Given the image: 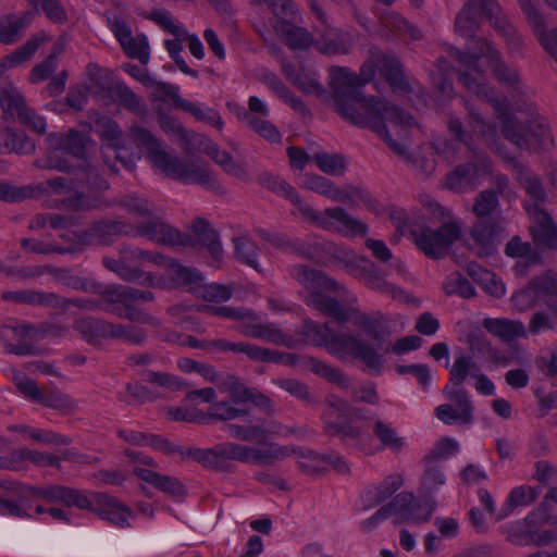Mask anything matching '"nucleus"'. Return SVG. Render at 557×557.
Here are the masks:
<instances>
[{
  "label": "nucleus",
  "mask_w": 557,
  "mask_h": 557,
  "mask_svg": "<svg viewBox=\"0 0 557 557\" xmlns=\"http://www.w3.org/2000/svg\"><path fill=\"white\" fill-rule=\"evenodd\" d=\"M466 50L460 51L457 48H450L449 50V54L459 63L457 70L459 83L468 91L492 103L494 114L502 123L503 135L520 148L522 133L516 112L507 99L499 100L494 98L493 89L485 83L483 71L479 66V60L484 57L485 50H475L471 46H467Z\"/></svg>",
  "instance_id": "nucleus-2"
},
{
  "label": "nucleus",
  "mask_w": 557,
  "mask_h": 557,
  "mask_svg": "<svg viewBox=\"0 0 557 557\" xmlns=\"http://www.w3.org/2000/svg\"><path fill=\"white\" fill-rule=\"evenodd\" d=\"M289 274L311 292L307 304L315 310L334 318L339 323L347 322L357 313L354 308L357 304L356 295L323 272L304 264H296L289 269Z\"/></svg>",
  "instance_id": "nucleus-4"
},
{
  "label": "nucleus",
  "mask_w": 557,
  "mask_h": 557,
  "mask_svg": "<svg viewBox=\"0 0 557 557\" xmlns=\"http://www.w3.org/2000/svg\"><path fill=\"white\" fill-rule=\"evenodd\" d=\"M38 404L42 405L44 407L54 409L62 414H71L75 412L78 407L76 400H74L70 395L63 393L59 388H42Z\"/></svg>",
  "instance_id": "nucleus-42"
},
{
  "label": "nucleus",
  "mask_w": 557,
  "mask_h": 557,
  "mask_svg": "<svg viewBox=\"0 0 557 557\" xmlns=\"http://www.w3.org/2000/svg\"><path fill=\"white\" fill-rule=\"evenodd\" d=\"M110 327L111 322L91 317L76 319L73 323V329L92 345L109 339Z\"/></svg>",
  "instance_id": "nucleus-33"
},
{
  "label": "nucleus",
  "mask_w": 557,
  "mask_h": 557,
  "mask_svg": "<svg viewBox=\"0 0 557 557\" xmlns=\"http://www.w3.org/2000/svg\"><path fill=\"white\" fill-rule=\"evenodd\" d=\"M194 138L198 139V150H202L209 156L227 175L244 182L250 180L244 162L235 161L227 151L221 150L219 146L207 136H194Z\"/></svg>",
  "instance_id": "nucleus-18"
},
{
  "label": "nucleus",
  "mask_w": 557,
  "mask_h": 557,
  "mask_svg": "<svg viewBox=\"0 0 557 557\" xmlns=\"http://www.w3.org/2000/svg\"><path fill=\"white\" fill-rule=\"evenodd\" d=\"M128 137L137 148H145L148 160L166 176L184 184H198L209 190L223 191L212 170L193 162H184L177 157L171 156L165 150V145L149 129L140 125H133L129 127Z\"/></svg>",
  "instance_id": "nucleus-3"
},
{
  "label": "nucleus",
  "mask_w": 557,
  "mask_h": 557,
  "mask_svg": "<svg viewBox=\"0 0 557 557\" xmlns=\"http://www.w3.org/2000/svg\"><path fill=\"white\" fill-rule=\"evenodd\" d=\"M380 71L393 90L404 92L409 90V84L404 77L401 64L398 59L384 55L381 60Z\"/></svg>",
  "instance_id": "nucleus-52"
},
{
  "label": "nucleus",
  "mask_w": 557,
  "mask_h": 557,
  "mask_svg": "<svg viewBox=\"0 0 557 557\" xmlns=\"http://www.w3.org/2000/svg\"><path fill=\"white\" fill-rule=\"evenodd\" d=\"M478 168L473 163L460 164L447 173L445 186L454 191H463L471 188L476 177Z\"/></svg>",
  "instance_id": "nucleus-46"
},
{
  "label": "nucleus",
  "mask_w": 557,
  "mask_h": 557,
  "mask_svg": "<svg viewBox=\"0 0 557 557\" xmlns=\"http://www.w3.org/2000/svg\"><path fill=\"white\" fill-rule=\"evenodd\" d=\"M116 100L123 108L139 119L148 115L149 109L144 100L137 96L126 84L117 82L113 88Z\"/></svg>",
  "instance_id": "nucleus-41"
},
{
  "label": "nucleus",
  "mask_w": 557,
  "mask_h": 557,
  "mask_svg": "<svg viewBox=\"0 0 557 557\" xmlns=\"http://www.w3.org/2000/svg\"><path fill=\"white\" fill-rule=\"evenodd\" d=\"M238 116L239 119H243L246 122L247 126L251 131H253L264 139L271 143H278L281 140L280 132L277 131L276 126L271 122L263 120L261 117L253 116L249 112H246L244 110Z\"/></svg>",
  "instance_id": "nucleus-59"
},
{
  "label": "nucleus",
  "mask_w": 557,
  "mask_h": 557,
  "mask_svg": "<svg viewBox=\"0 0 557 557\" xmlns=\"http://www.w3.org/2000/svg\"><path fill=\"white\" fill-rule=\"evenodd\" d=\"M381 23L385 29L397 36H406L412 40H419L422 37L421 32L414 25L395 11L384 13Z\"/></svg>",
  "instance_id": "nucleus-44"
},
{
  "label": "nucleus",
  "mask_w": 557,
  "mask_h": 557,
  "mask_svg": "<svg viewBox=\"0 0 557 557\" xmlns=\"http://www.w3.org/2000/svg\"><path fill=\"white\" fill-rule=\"evenodd\" d=\"M50 274H52L63 285L87 293L100 292V284L88 278L81 277L71 273L67 269L50 267Z\"/></svg>",
  "instance_id": "nucleus-51"
},
{
  "label": "nucleus",
  "mask_w": 557,
  "mask_h": 557,
  "mask_svg": "<svg viewBox=\"0 0 557 557\" xmlns=\"http://www.w3.org/2000/svg\"><path fill=\"white\" fill-rule=\"evenodd\" d=\"M35 12L26 11L20 15L8 13L0 16V45L10 46L21 40L24 30L32 24Z\"/></svg>",
  "instance_id": "nucleus-22"
},
{
  "label": "nucleus",
  "mask_w": 557,
  "mask_h": 557,
  "mask_svg": "<svg viewBox=\"0 0 557 557\" xmlns=\"http://www.w3.org/2000/svg\"><path fill=\"white\" fill-rule=\"evenodd\" d=\"M178 108L191 114L196 120L207 122L218 129H222L224 123L220 113L211 108H202L200 104L186 99H178Z\"/></svg>",
  "instance_id": "nucleus-57"
},
{
  "label": "nucleus",
  "mask_w": 557,
  "mask_h": 557,
  "mask_svg": "<svg viewBox=\"0 0 557 557\" xmlns=\"http://www.w3.org/2000/svg\"><path fill=\"white\" fill-rule=\"evenodd\" d=\"M483 326L491 334L499 337L506 343H511L517 339L522 331V325L519 322L506 319L487 318L483 320Z\"/></svg>",
  "instance_id": "nucleus-50"
},
{
  "label": "nucleus",
  "mask_w": 557,
  "mask_h": 557,
  "mask_svg": "<svg viewBox=\"0 0 557 557\" xmlns=\"http://www.w3.org/2000/svg\"><path fill=\"white\" fill-rule=\"evenodd\" d=\"M373 435L380 442V449H389L397 454L405 447V438L389 424L376 419L372 428Z\"/></svg>",
  "instance_id": "nucleus-43"
},
{
  "label": "nucleus",
  "mask_w": 557,
  "mask_h": 557,
  "mask_svg": "<svg viewBox=\"0 0 557 557\" xmlns=\"http://www.w3.org/2000/svg\"><path fill=\"white\" fill-rule=\"evenodd\" d=\"M354 324L374 342L381 343L383 341V315L380 312L373 315L359 312L354 319Z\"/></svg>",
  "instance_id": "nucleus-60"
},
{
  "label": "nucleus",
  "mask_w": 557,
  "mask_h": 557,
  "mask_svg": "<svg viewBox=\"0 0 557 557\" xmlns=\"http://www.w3.org/2000/svg\"><path fill=\"white\" fill-rule=\"evenodd\" d=\"M134 474L143 481L151 484L163 493L173 497H182L185 495L184 485L174 476L164 475L156 471L139 468H134Z\"/></svg>",
  "instance_id": "nucleus-30"
},
{
  "label": "nucleus",
  "mask_w": 557,
  "mask_h": 557,
  "mask_svg": "<svg viewBox=\"0 0 557 557\" xmlns=\"http://www.w3.org/2000/svg\"><path fill=\"white\" fill-rule=\"evenodd\" d=\"M95 513L111 524L125 528L129 525L128 517L132 515V511L117 498L104 493H97Z\"/></svg>",
  "instance_id": "nucleus-20"
},
{
  "label": "nucleus",
  "mask_w": 557,
  "mask_h": 557,
  "mask_svg": "<svg viewBox=\"0 0 557 557\" xmlns=\"http://www.w3.org/2000/svg\"><path fill=\"white\" fill-rule=\"evenodd\" d=\"M525 294L533 295L534 298L557 297V281L549 273L537 276L524 288Z\"/></svg>",
  "instance_id": "nucleus-64"
},
{
  "label": "nucleus",
  "mask_w": 557,
  "mask_h": 557,
  "mask_svg": "<svg viewBox=\"0 0 557 557\" xmlns=\"http://www.w3.org/2000/svg\"><path fill=\"white\" fill-rule=\"evenodd\" d=\"M383 508H387V517L392 513H396L401 521L410 520L414 522H425L430 520L434 510V508H428L424 515L417 513L416 510L421 508V503H417L413 494L408 492L399 493L387 505L383 506Z\"/></svg>",
  "instance_id": "nucleus-21"
},
{
  "label": "nucleus",
  "mask_w": 557,
  "mask_h": 557,
  "mask_svg": "<svg viewBox=\"0 0 557 557\" xmlns=\"http://www.w3.org/2000/svg\"><path fill=\"white\" fill-rule=\"evenodd\" d=\"M247 358L252 361L281 363L286 366H294L298 361L297 355L281 352L278 350L257 346L255 344H249Z\"/></svg>",
  "instance_id": "nucleus-48"
},
{
  "label": "nucleus",
  "mask_w": 557,
  "mask_h": 557,
  "mask_svg": "<svg viewBox=\"0 0 557 557\" xmlns=\"http://www.w3.org/2000/svg\"><path fill=\"white\" fill-rule=\"evenodd\" d=\"M366 265H368V268L366 269L362 282L368 288L391 296L393 299L407 300L406 293L395 284L385 281L381 270L374 262H366Z\"/></svg>",
  "instance_id": "nucleus-35"
},
{
  "label": "nucleus",
  "mask_w": 557,
  "mask_h": 557,
  "mask_svg": "<svg viewBox=\"0 0 557 557\" xmlns=\"http://www.w3.org/2000/svg\"><path fill=\"white\" fill-rule=\"evenodd\" d=\"M366 265H368V268L366 269L362 282L368 288L391 296L393 299L407 300L406 293L395 284L385 281L381 270L374 262H366Z\"/></svg>",
  "instance_id": "nucleus-34"
},
{
  "label": "nucleus",
  "mask_w": 557,
  "mask_h": 557,
  "mask_svg": "<svg viewBox=\"0 0 557 557\" xmlns=\"http://www.w3.org/2000/svg\"><path fill=\"white\" fill-rule=\"evenodd\" d=\"M46 40L45 33H37L21 47L0 59V77L12 67H16L32 59L36 51Z\"/></svg>",
  "instance_id": "nucleus-26"
},
{
  "label": "nucleus",
  "mask_w": 557,
  "mask_h": 557,
  "mask_svg": "<svg viewBox=\"0 0 557 557\" xmlns=\"http://www.w3.org/2000/svg\"><path fill=\"white\" fill-rule=\"evenodd\" d=\"M96 294L102 296L100 302V310L102 311L114 314L121 319H126L131 322L149 324L151 326H158L160 324L159 319L145 310H128L123 305V300H120V294L115 287H103L100 284V292H97Z\"/></svg>",
  "instance_id": "nucleus-16"
},
{
  "label": "nucleus",
  "mask_w": 557,
  "mask_h": 557,
  "mask_svg": "<svg viewBox=\"0 0 557 557\" xmlns=\"http://www.w3.org/2000/svg\"><path fill=\"white\" fill-rule=\"evenodd\" d=\"M274 28L284 37L286 46L292 50H306L311 46L314 47V38L305 27L296 26L282 18L277 21Z\"/></svg>",
  "instance_id": "nucleus-28"
},
{
  "label": "nucleus",
  "mask_w": 557,
  "mask_h": 557,
  "mask_svg": "<svg viewBox=\"0 0 557 557\" xmlns=\"http://www.w3.org/2000/svg\"><path fill=\"white\" fill-rule=\"evenodd\" d=\"M305 359L307 368L314 374L325 379L327 382L335 384L343 389L350 387L349 377L339 368L326 364L325 362L313 357H305Z\"/></svg>",
  "instance_id": "nucleus-40"
},
{
  "label": "nucleus",
  "mask_w": 557,
  "mask_h": 557,
  "mask_svg": "<svg viewBox=\"0 0 557 557\" xmlns=\"http://www.w3.org/2000/svg\"><path fill=\"white\" fill-rule=\"evenodd\" d=\"M410 236L426 257L437 260L444 258L448 248L459 238L460 228L457 223L448 222L437 230L430 227H424L420 232L411 230Z\"/></svg>",
  "instance_id": "nucleus-10"
},
{
  "label": "nucleus",
  "mask_w": 557,
  "mask_h": 557,
  "mask_svg": "<svg viewBox=\"0 0 557 557\" xmlns=\"http://www.w3.org/2000/svg\"><path fill=\"white\" fill-rule=\"evenodd\" d=\"M302 186L306 189L323 195L333 201L342 200L346 196V194L342 193L341 187H337L332 181L318 174H305Z\"/></svg>",
  "instance_id": "nucleus-47"
},
{
  "label": "nucleus",
  "mask_w": 557,
  "mask_h": 557,
  "mask_svg": "<svg viewBox=\"0 0 557 557\" xmlns=\"http://www.w3.org/2000/svg\"><path fill=\"white\" fill-rule=\"evenodd\" d=\"M18 486V496L21 499H35L40 498L47 503H61L63 504L64 499V485H47V486H36V485H26L22 483H14Z\"/></svg>",
  "instance_id": "nucleus-38"
},
{
  "label": "nucleus",
  "mask_w": 557,
  "mask_h": 557,
  "mask_svg": "<svg viewBox=\"0 0 557 557\" xmlns=\"http://www.w3.org/2000/svg\"><path fill=\"white\" fill-rule=\"evenodd\" d=\"M0 104L4 114L16 117L27 109L22 92L12 82L7 81L0 83Z\"/></svg>",
  "instance_id": "nucleus-36"
},
{
  "label": "nucleus",
  "mask_w": 557,
  "mask_h": 557,
  "mask_svg": "<svg viewBox=\"0 0 557 557\" xmlns=\"http://www.w3.org/2000/svg\"><path fill=\"white\" fill-rule=\"evenodd\" d=\"M305 221L319 228L329 232H336L343 236L364 237L368 233V225L359 219L354 218L342 207L326 208L318 211L311 206L304 209Z\"/></svg>",
  "instance_id": "nucleus-9"
},
{
  "label": "nucleus",
  "mask_w": 557,
  "mask_h": 557,
  "mask_svg": "<svg viewBox=\"0 0 557 557\" xmlns=\"http://www.w3.org/2000/svg\"><path fill=\"white\" fill-rule=\"evenodd\" d=\"M270 446H276L282 450V457L269 458L267 461H250L253 465H274L276 461L284 460L290 455H295L299 458V469L310 475H317L326 470V455H320L313 450H304L301 447H295L290 445L282 446L277 443H268L262 447H256L257 449L269 448Z\"/></svg>",
  "instance_id": "nucleus-14"
},
{
  "label": "nucleus",
  "mask_w": 557,
  "mask_h": 557,
  "mask_svg": "<svg viewBox=\"0 0 557 557\" xmlns=\"http://www.w3.org/2000/svg\"><path fill=\"white\" fill-rule=\"evenodd\" d=\"M163 443L161 444L162 448L159 449L160 451L166 455L178 454L182 460H194L203 468L218 471L227 470L232 460L250 463V461H267L269 458L282 457V450L276 446L257 449L248 445L223 442L209 448H185L171 444L166 438H163Z\"/></svg>",
  "instance_id": "nucleus-6"
},
{
  "label": "nucleus",
  "mask_w": 557,
  "mask_h": 557,
  "mask_svg": "<svg viewBox=\"0 0 557 557\" xmlns=\"http://www.w3.org/2000/svg\"><path fill=\"white\" fill-rule=\"evenodd\" d=\"M36 165L39 168L55 169L61 172L72 173L75 186L79 190H84L88 195H97V191L104 190L109 187L107 181L101 176L99 170L92 165L87 159L78 163H69V161L57 160L53 162L49 160L47 164H40L38 161Z\"/></svg>",
  "instance_id": "nucleus-11"
},
{
  "label": "nucleus",
  "mask_w": 557,
  "mask_h": 557,
  "mask_svg": "<svg viewBox=\"0 0 557 557\" xmlns=\"http://www.w3.org/2000/svg\"><path fill=\"white\" fill-rule=\"evenodd\" d=\"M160 267L164 268L165 275L175 286H188L190 289H196L203 281L197 269L184 267L169 257H165V261Z\"/></svg>",
  "instance_id": "nucleus-27"
},
{
  "label": "nucleus",
  "mask_w": 557,
  "mask_h": 557,
  "mask_svg": "<svg viewBox=\"0 0 557 557\" xmlns=\"http://www.w3.org/2000/svg\"><path fill=\"white\" fill-rule=\"evenodd\" d=\"M311 160L319 170L327 175H343L347 170V161L343 154L317 151Z\"/></svg>",
  "instance_id": "nucleus-54"
},
{
  "label": "nucleus",
  "mask_w": 557,
  "mask_h": 557,
  "mask_svg": "<svg viewBox=\"0 0 557 557\" xmlns=\"http://www.w3.org/2000/svg\"><path fill=\"white\" fill-rule=\"evenodd\" d=\"M524 15L542 46L557 61V28L545 32V23L542 15L533 7L525 3Z\"/></svg>",
  "instance_id": "nucleus-32"
},
{
  "label": "nucleus",
  "mask_w": 557,
  "mask_h": 557,
  "mask_svg": "<svg viewBox=\"0 0 557 557\" xmlns=\"http://www.w3.org/2000/svg\"><path fill=\"white\" fill-rule=\"evenodd\" d=\"M504 232L500 224L492 219L479 220L471 228L472 239L480 246V256L493 255L496 243Z\"/></svg>",
  "instance_id": "nucleus-25"
},
{
  "label": "nucleus",
  "mask_w": 557,
  "mask_h": 557,
  "mask_svg": "<svg viewBox=\"0 0 557 557\" xmlns=\"http://www.w3.org/2000/svg\"><path fill=\"white\" fill-rule=\"evenodd\" d=\"M524 188L534 200L527 207L529 233L534 247L530 243H524L525 267L540 262L544 250L557 252V223L545 208L547 197L540 180L524 173Z\"/></svg>",
  "instance_id": "nucleus-7"
},
{
  "label": "nucleus",
  "mask_w": 557,
  "mask_h": 557,
  "mask_svg": "<svg viewBox=\"0 0 557 557\" xmlns=\"http://www.w3.org/2000/svg\"><path fill=\"white\" fill-rule=\"evenodd\" d=\"M524 524L528 527L539 525L534 531L524 529V545L543 546L557 541V519L550 517L545 508H539L529 513L524 519ZM528 557H557V552L539 550L531 553Z\"/></svg>",
  "instance_id": "nucleus-12"
},
{
  "label": "nucleus",
  "mask_w": 557,
  "mask_h": 557,
  "mask_svg": "<svg viewBox=\"0 0 557 557\" xmlns=\"http://www.w3.org/2000/svg\"><path fill=\"white\" fill-rule=\"evenodd\" d=\"M116 203L135 219L150 218L154 210V205L151 201L136 194L125 195Z\"/></svg>",
  "instance_id": "nucleus-53"
},
{
  "label": "nucleus",
  "mask_w": 557,
  "mask_h": 557,
  "mask_svg": "<svg viewBox=\"0 0 557 557\" xmlns=\"http://www.w3.org/2000/svg\"><path fill=\"white\" fill-rule=\"evenodd\" d=\"M2 299L14 304L39 306L51 309L58 305V294L35 289L3 292Z\"/></svg>",
  "instance_id": "nucleus-29"
},
{
  "label": "nucleus",
  "mask_w": 557,
  "mask_h": 557,
  "mask_svg": "<svg viewBox=\"0 0 557 557\" xmlns=\"http://www.w3.org/2000/svg\"><path fill=\"white\" fill-rule=\"evenodd\" d=\"M499 5L494 0H467L455 18V30L462 37L471 38L468 46L480 50L482 42L479 39H485L476 37L474 34L483 17L487 18L491 25L499 32H506L507 22L499 16Z\"/></svg>",
  "instance_id": "nucleus-8"
},
{
  "label": "nucleus",
  "mask_w": 557,
  "mask_h": 557,
  "mask_svg": "<svg viewBox=\"0 0 557 557\" xmlns=\"http://www.w3.org/2000/svg\"><path fill=\"white\" fill-rule=\"evenodd\" d=\"M47 185L57 194L63 195V205L74 211L98 209L102 205L100 197L88 195L75 186L74 177H55L47 181Z\"/></svg>",
  "instance_id": "nucleus-15"
},
{
  "label": "nucleus",
  "mask_w": 557,
  "mask_h": 557,
  "mask_svg": "<svg viewBox=\"0 0 557 557\" xmlns=\"http://www.w3.org/2000/svg\"><path fill=\"white\" fill-rule=\"evenodd\" d=\"M258 181L269 190L284 197L295 205L304 218V209L309 208V205L302 200L300 195L289 183L268 172L261 173Z\"/></svg>",
  "instance_id": "nucleus-31"
},
{
  "label": "nucleus",
  "mask_w": 557,
  "mask_h": 557,
  "mask_svg": "<svg viewBox=\"0 0 557 557\" xmlns=\"http://www.w3.org/2000/svg\"><path fill=\"white\" fill-rule=\"evenodd\" d=\"M121 47L127 57L137 59L143 65L148 64L150 59V51L146 35L139 34L132 36L131 39Z\"/></svg>",
  "instance_id": "nucleus-63"
},
{
  "label": "nucleus",
  "mask_w": 557,
  "mask_h": 557,
  "mask_svg": "<svg viewBox=\"0 0 557 557\" xmlns=\"http://www.w3.org/2000/svg\"><path fill=\"white\" fill-rule=\"evenodd\" d=\"M133 233L165 246L185 247L193 245V239L189 234L182 233L172 227L159 216L153 215V213L150 218H145L143 221L138 222L134 226Z\"/></svg>",
  "instance_id": "nucleus-13"
},
{
  "label": "nucleus",
  "mask_w": 557,
  "mask_h": 557,
  "mask_svg": "<svg viewBox=\"0 0 557 557\" xmlns=\"http://www.w3.org/2000/svg\"><path fill=\"white\" fill-rule=\"evenodd\" d=\"M301 334L313 345L324 347L338 360L352 357L376 374L383 371L384 356L359 336L335 332L327 323L320 324L312 320L304 322Z\"/></svg>",
  "instance_id": "nucleus-5"
},
{
  "label": "nucleus",
  "mask_w": 557,
  "mask_h": 557,
  "mask_svg": "<svg viewBox=\"0 0 557 557\" xmlns=\"http://www.w3.org/2000/svg\"><path fill=\"white\" fill-rule=\"evenodd\" d=\"M329 72L335 111L350 124L377 133L387 145L403 152V147L388 133L385 121L396 126H410L413 117L386 100L364 96L358 86L357 74L348 67L332 66Z\"/></svg>",
  "instance_id": "nucleus-1"
},
{
  "label": "nucleus",
  "mask_w": 557,
  "mask_h": 557,
  "mask_svg": "<svg viewBox=\"0 0 557 557\" xmlns=\"http://www.w3.org/2000/svg\"><path fill=\"white\" fill-rule=\"evenodd\" d=\"M479 370L475 361L471 356L460 355L455 358L449 370L450 383L455 386H461L468 375L472 376L473 372Z\"/></svg>",
  "instance_id": "nucleus-61"
},
{
  "label": "nucleus",
  "mask_w": 557,
  "mask_h": 557,
  "mask_svg": "<svg viewBox=\"0 0 557 557\" xmlns=\"http://www.w3.org/2000/svg\"><path fill=\"white\" fill-rule=\"evenodd\" d=\"M393 140L403 147V149H404L403 152H397L389 145H388V147L391 149H393L395 153L403 157L405 159V161L408 162L411 165V168L417 172V175L420 178H423V180L428 178L434 173V171L436 169V161L432 153L430 156H424V154H420V153H418L416 156H410L407 153L405 145L396 141L395 139H393Z\"/></svg>",
  "instance_id": "nucleus-55"
},
{
  "label": "nucleus",
  "mask_w": 557,
  "mask_h": 557,
  "mask_svg": "<svg viewBox=\"0 0 557 557\" xmlns=\"http://www.w3.org/2000/svg\"><path fill=\"white\" fill-rule=\"evenodd\" d=\"M479 41L482 42V49L485 50L484 57L488 58L490 66L492 67L495 77L499 82H504L509 85L518 83V73L511 71L508 66H506L505 63L502 62L498 50H496L487 40L479 39Z\"/></svg>",
  "instance_id": "nucleus-45"
},
{
  "label": "nucleus",
  "mask_w": 557,
  "mask_h": 557,
  "mask_svg": "<svg viewBox=\"0 0 557 557\" xmlns=\"http://www.w3.org/2000/svg\"><path fill=\"white\" fill-rule=\"evenodd\" d=\"M245 321L240 334L250 337L262 339L275 345L292 348L295 345V338L290 334L284 333L274 323H247Z\"/></svg>",
  "instance_id": "nucleus-24"
},
{
  "label": "nucleus",
  "mask_w": 557,
  "mask_h": 557,
  "mask_svg": "<svg viewBox=\"0 0 557 557\" xmlns=\"http://www.w3.org/2000/svg\"><path fill=\"white\" fill-rule=\"evenodd\" d=\"M92 232L96 235L97 243L108 245L116 236L133 234L134 225L125 221L102 220L92 223Z\"/></svg>",
  "instance_id": "nucleus-37"
},
{
  "label": "nucleus",
  "mask_w": 557,
  "mask_h": 557,
  "mask_svg": "<svg viewBox=\"0 0 557 557\" xmlns=\"http://www.w3.org/2000/svg\"><path fill=\"white\" fill-rule=\"evenodd\" d=\"M193 239V245L189 247H194L196 243L207 248L211 257L220 261L223 257V248L219 238V233L214 230L208 220L202 218H197L191 223V235H189Z\"/></svg>",
  "instance_id": "nucleus-23"
},
{
  "label": "nucleus",
  "mask_w": 557,
  "mask_h": 557,
  "mask_svg": "<svg viewBox=\"0 0 557 557\" xmlns=\"http://www.w3.org/2000/svg\"><path fill=\"white\" fill-rule=\"evenodd\" d=\"M148 338L147 332L134 324L111 323L109 339H121L140 346Z\"/></svg>",
  "instance_id": "nucleus-56"
},
{
  "label": "nucleus",
  "mask_w": 557,
  "mask_h": 557,
  "mask_svg": "<svg viewBox=\"0 0 557 557\" xmlns=\"http://www.w3.org/2000/svg\"><path fill=\"white\" fill-rule=\"evenodd\" d=\"M159 125L166 134L177 135L182 140L193 146L194 149H198V139L194 136H201L193 132H188L184 126L169 114L159 115Z\"/></svg>",
  "instance_id": "nucleus-62"
},
{
  "label": "nucleus",
  "mask_w": 557,
  "mask_h": 557,
  "mask_svg": "<svg viewBox=\"0 0 557 557\" xmlns=\"http://www.w3.org/2000/svg\"><path fill=\"white\" fill-rule=\"evenodd\" d=\"M354 46L351 35L341 28L326 25L314 39V48L324 55L348 54Z\"/></svg>",
  "instance_id": "nucleus-19"
},
{
  "label": "nucleus",
  "mask_w": 557,
  "mask_h": 557,
  "mask_svg": "<svg viewBox=\"0 0 557 557\" xmlns=\"http://www.w3.org/2000/svg\"><path fill=\"white\" fill-rule=\"evenodd\" d=\"M249 413L245 405L235 404L234 400L212 403L208 410V417L221 421H230Z\"/></svg>",
  "instance_id": "nucleus-58"
},
{
  "label": "nucleus",
  "mask_w": 557,
  "mask_h": 557,
  "mask_svg": "<svg viewBox=\"0 0 557 557\" xmlns=\"http://www.w3.org/2000/svg\"><path fill=\"white\" fill-rule=\"evenodd\" d=\"M553 146V137L544 117L532 104L524 102V148L533 151L547 150Z\"/></svg>",
  "instance_id": "nucleus-17"
},
{
  "label": "nucleus",
  "mask_w": 557,
  "mask_h": 557,
  "mask_svg": "<svg viewBox=\"0 0 557 557\" xmlns=\"http://www.w3.org/2000/svg\"><path fill=\"white\" fill-rule=\"evenodd\" d=\"M8 430L11 432L21 433L22 435L29 440L40 442L44 444L66 446L72 443V440L66 435L59 434L50 430L32 428L26 424H12L8 426Z\"/></svg>",
  "instance_id": "nucleus-39"
},
{
  "label": "nucleus",
  "mask_w": 557,
  "mask_h": 557,
  "mask_svg": "<svg viewBox=\"0 0 557 557\" xmlns=\"http://www.w3.org/2000/svg\"><path fill=\"white\" fill-rule=\"evenodd\" d=\"M138 373L144 382L171 392L183 391L187 387L185 381L168 372L141 369Z\"/></svg>",
  "instance_id": "nucleus-49"
}]
</instances>
